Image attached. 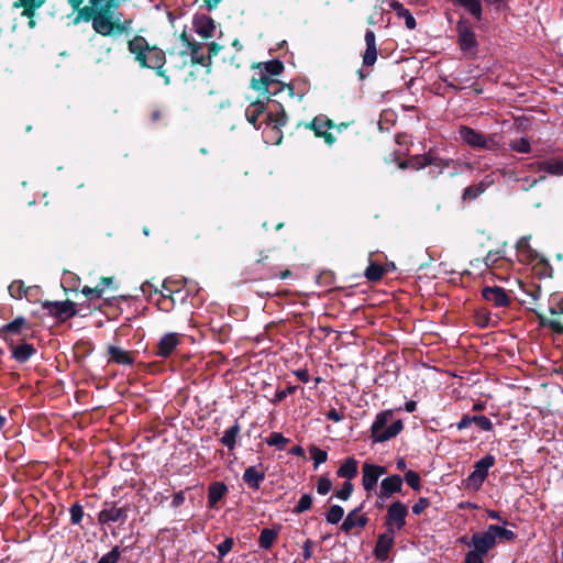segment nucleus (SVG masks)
I'll list each match as a JSON object with an SVG mask.
<instances>
[{
    "label": "nucleus",
    "instance_id": "33",
    "mask_svg": "<svg viewBox=\"0 0 563 563\" xmlns=\"http://www.w3.org/2000/svg\"><path fill=\"white\" fill-rule=\"evenodd\" d=\"M192 287L187 284L186 279H174L172 277H166L164 282H162V289L165 294H181V290L191 289Z\"/></svg>",
    "mask_w": 563,
    "mask_h": 563
},
{
    "label": "nucleus",
    "instance_id": "36",
    "mask_svg": "<svg viewBox=\"0 0 563 563\" xmlns=\"http://www.w3.org/2000/svg\"><path fill=\"white\" fill-rule=\"evenodd\" d=\"M257 68L258 71H263V74L271 78L273 76L280 75L284 71L285 66L279 59H271L269 62L258 63Z\"/></svg>",
    "mask_w": 563,
    "mask_h": 563
},
{
    "label": "nucleus",
    "instance_id": "19",
    "mask_svg": "<svg viewBox=\"0 0 563 563\" xmlns=\"http://www.w3.org/2000/svg\"><path fill=\"white\" fill-rule=\"evenodd\" d=\"M395 542V532L385 531L378 534L375 549H373V555H375L378 562H386L388 559L389 551L393 550Z\"/></svg>",
    "mask_w": 563,
    "mask_h": 563
},
{
    "label": "nucleus",
    "instance_id": "13",
    "mask_svg": "<svg viewBox=\"0 0 563 563\" xmlns=\"http://www.w3.org/2000/svg\"><path fill=\"white\" fill-rule=\"evenodd\" d=\"M258 92L257 98L253 100L252 102H260L263 103V107L267 108L268 110V118L271 117H277L274 119L275 123L279 125H285L287 121V115L284 109V106L274 99L275 95H268L265 93L263 90H255Z\"/></svg>",
    "mask_w": 563,
    "mask_h": 563
},
{
    "label": "nucleus",
    "instance_id": "25",
    "mask_svg": "<svg viewBox=\"0 0 563 563\" xmlns=\"http://www.w3.org/2000/svg\"><path fill=\"white\" fill-rule=\"evenodd\" d=\"M242 478L247 487L254 490L260 489L261 483H263L265 479V471L263 464H258V466L246 467V470L243 472Z\"/></svg>",
    "mask_w": 563,
    "mask_h": 563
},
{
    "label": "nucleus",
    "instance_id": "10",
    "mask_svg": "<svg viewBox=\"0 0 563 563\" xmlns=\"http://www.w3.org/2000/svg\"><path fill=\"white\" fill-rule=\"evenodd\" d=\"M408 517V507L400 500L389 504L385 517V528L387 531H400L406 526Z\"/></svg>",
    "mask_w": 563,
    "mask_h": 563
},
{
    "label": "nucleus",
    "instance_id": "32",
    "mask_svg": "<svg viewBox=\"0 0 563 563\" xmlns=\"http://www.w3.org/2000/svg\"><path fill=\"white\" fill-rule=\"evenodd\" d=\"M240 432L241 427L238 419L235 420V422H233L231 428L223 431V435L220 442L222 445L227 446L229 452H232L236 448L238 437L240 435Z\"/></svg>",
    "mask_w": 563,
    "mask_h": 563
},
{
    "label": "nucleus",
    "instance_id": "35",
    "mask_svg": "<svg viewBox=\"0 0 563 563\" xmlns=\"http://www.w3.org/2000/svg\"><path fill=\"white\" fill-rule=\"evenodd\" d=\"M485 533H490L494 536V540L497 542V539L505 540L506 542H511L516 539V532L500 527L498 525H489L488 528L484 531Z\"/></svg>",
    "mask_w": 563,
    "mask_h": 563
},
{
    "label": "nucleus",
    "instance_id": "27",
    "mask_svg": "<svg viewBox=\"0 0 563 563\" xmlns=\"http://www.w3.org/2000/svg\"><path fill=\"white\" fill-rule=\"evenodd\" d=\"M229 493L227 484L221 481L212 482L208 485V508L216 509L217 505Z\"/></svg>",
    "mask_w": 563,
    "mask_h": 563
},
{
    "label": "nucleus",
    "instance_id": "60",
    "mask_svg": "<svg viewBox=\"0 0 563 563\" xmlns=\"http://www.w3.org/2000/svg\"><path fill=\"white\" fill-rule=\"evenodd\" d=\"M473 423L476 424L477 427H479V429L482 431H485V432H492L493 431V422L490 421V419L484 415H479V416H473Z\"/></svg>",
    "mask_w": 563,
    "mask_h": 563
},
{
    "label": "nucleus",
    "instance_id": "20",
    "mask_svg": "<svg viewBox=\"0 0 563 563\" xmlns=\"http://www.w3.org/2000/svg\"><path fill=\"white\" fill-rule=\"evenodd\" d=\"M482 298L494 307H508L511 303L506 290L499 286H485L481 290Z\"/></svg>",
    "mask_w": 563,
    "mask_h": 563
},
{
    "label": "nucleus",
    "instance_id": "49",
    "mask_svg": "<svg viewBox=\"0 0 563 563\" xmlns=\"http://www.w3.org/2000/svg\"><path fill=\"white\" fill-rule=\"evenodd\" d=\"M269 446H276L279 451L284 450L286 444L289 443V439H286L279 432H273L269 434L267 440H265Z\"/></svg>",
    "mask_w": 563,
    "mask_h": 563
},
{
    "label": "nucleus",
    "instance_id": "21",
    "mask_svg": "<svg viewBox=\"0 0 563 563\" xmlns=\"http://www.w3.org/2000/svg\"><path fill=\"white\" fill-rule=\"evenodd\" d=\"M268 260H269V255L262 252V253H260L258 260H256L254 263L255 266L263 265V267H267L264 269V272L260 273V279H263V280H269V279H274V278L287 279L290 277L291 272L289 268H285V269L278 272L277 268L269 266Z\"/></svg>",
    "mask_w": 563,
    "mask_h": 563
},
{
    "label": "nucleus",
    "instance_id": "39",
    "mask_svg": "<svg viewBox=\"0 0 563 563\" xmlns=\"http://www.w3.org/2000/svg\"><path fill=\"white\" fill-rule=\"evenodd\" d=\"M212 339L218 341V343H228L230 339V334L232 333V327L228 323H223L220 325L212 324L211 325Z\"/></svg>",
    "mask_w": 563,
    "mask_h": 563
},
{
    "label": "nucleus",
    "instance_id": "26",
    "mask_svg": "<svg viewBox=\"0 0 563 563\" xmlns=\"http://www.w3.org/2000/svg\"><path fill=\"white\" fill-rule=\"evenodd\" d=\"M108 355L109 363L130 366L135 362L134 352L125 351L122 347L115 345L108 346Z\"/></svg>",
    "mask_w": 563,
    "mask_h": 563
},
{
    "label": "nucleus",
    "instance_id": "54",
    "mask_svg": "<svg viewBox=\"0 0 563 563\" xmlns=\"http://www.w3.org/2000/svg\"><path fill=\"white\" fill-rule=\"evenodd\" d=\"M407 483L410 488H412L415 492H418L421 487L420 485V475L417 472H413L411 470L405 472V475L402 477V482Z\"/></svg>",
    "mask_w": 563,
    "mask_h": 563
},
{
    "label": "nucleus",
    "instance_id": "56",
    "mask_svg": "<svg viewBox=\"0 0 563 563\" xmlns=\"http://www.w3.org/2000/svg\"><path fill=\"white\" fill-rule=\"evenodd\" d=\"M332 489V482L328 478L327 475H321L319 479H317L316 490L317 494L321 496H325Z\"/></svg>",
    "mask_w": 563,
    "mask_h": 563
},
{
    "label": "nucleus",
    "instance_id": "42",
    "mask_svg": "<svg viewBox=\"0 0 563 563\" xmlns=\"http://www.w3.org/2000/svg\"><path fill=\"white\" fill-rule=\"evenodd\" d=\"M538 325L551 329L552 332L563 335V325L555 319H549L537 313Z\"/></svg>",
    "mask_w": 563,
    "mask_h": 563
},
{
    "label": "nucleus",
    "instance_id": "62",
    "mask_svg": "<svg viewBox=\"0 0 563 563\" xmlns=\"http://www.w3.org/2000/svg\"><path fill=\"white\" fill-rule=\"evenodd\" d=\"M46 0H15L12 7L15 9L41 8Z\"/></svg>",
    "mask_w": 563,
    "mask_h": 563
},
{
    "label": "nucleus",
    "instance_id": "28",
    "mask_svg": "<svg viewBox=\"0 0 563 563\" xmlns=\"http://www.w3.org/2000/svg\"><path fill=\"white\" fill-rule=\"evenodd\" d=\"M5 343H8L10 346L12 358L20 363L27 362L30 358H32L33 355L36 354V349L30 343L24 342L20 345H15L13 344L12 339Z\"/></svg>",
    "mask_w": 563,
    "mask_h": 563
},
{
    "label": "nucleus",
    "instance_id": "61",
    "mask_svg": "<svg viewBox=\"0 0 563 563\" xmlns=\"http://www.w3.org/2000/svg\"><path fill=\"white\" fill-rule=\"evenodd\" d=\"M475 323L482 329L490 327V313L486 310H478L475 313Z\"/></svg>",
    "mask_w": 563,
    "mask_h": 563
},
{
    "label": "nucleus",
    "instance_id": "18",
    "mask_svg": "<svg viewBox=\"0 0 563 563\" xmlns=\"http://www.w3.org/2000/svg\"><path fill=\"white\" fill-rule=\"evenodd\" d=\"M192 30L202 40H208L213 37L217 25H214L213 19L206 13H196L192 16Z\"/></svg>",
    "mask_w": 563,
    "mask_h": 563
},
{
    "label": "nucleus",
    "instance_id": "63",
    "mask_svg": "<svg viewBox=\"0 0 563 563\" xmlns=\"http://www.w3.org/2000/svg\"><path fill=\"white\" fill-rule=\"evenodd\" d=\"M353 493V484L351 481H346L342 484L341 489L336 490L334 493V497L341 499V500H347Z\"/></svg>",
    "mask_w": 563,
    "mask_h": 563
},
{
    "label": "nucleus",
    "instance_id": "9",
    "mask_svg": "<svg viewBox=\"0 0 563 563\" xmlns=\"http://www.w3.org/2000/svg\"><path fill=\"white\" fill-rule=\"evenodd\" d=\"M460 137L471 147L482 150H496L497 142L496 135H486L482 132L475 131L471 126H460Z\"/></svg>",
    "mask_w": 563,
    "mask_h": 563
},
{
    "label": "nucleus",
    "instance_id": "40",
    "mask_svg": "<svg viewBox=\"0 0 563 563\" xmlns=\"http://www.w3.org/2000/svg\"><path fill=\"white\" fill-rule=\"evenodd\" d=\"M201 45H192L190 48V60L192 65H200L202 67L211 66V57L201 53Z\"/></svg>",
    "mask_w": 563,
    "mask_h": 563
},
{
    "label": "nucleus",
    "instance_id": "12",
    "mask_svg": "<svg viewBox=\"0 0 563 563\" xmlns=\"http://www.w3.org/2000/svg\"><path fill=\"white\" fill-rule=\"evenodd\" d=\"M386 473L387 467L385 466L367 462L362 464V486L366 492L367 498L372 497V494L376 492L379 476Z\"/></svg>",
    "mask_w": 563,
    "mask_h": 563
},
{
    "label": "nucleus",
    "instance_id": "16",
    "mask_svg": "<svg viewBox=\"0 0 563 563\" xmlns=\"http://www.w3.org/2000/svg\"><path fill=\"white\" fill-rule=\"evenodd\" d=\"M180 343L181 334L175 332L166 333L162 335L158 343H156L154 355L166 360L175 353Z\"/></svg>",
    "mask_w": 563,
    "mask_h": 563
},
{
    "label": "nucleus",
    "instance_id": "6",
    "mask_svg": "<svg viewBox=\"0 0 563 563\" xmlns=\"http://www.w3.org/2000/svg\"><path fill=\"white\" fill-rule=\"evenodd\" d=\"M250 88L254 91H265L271 96H279V93L286 91L289 97H294V86L269 78L263 71L254 73L252 81H250Z\"/></svg>",
    "mask_w": 563,
    "mask_h": 563
},
{
    "label": "nucleus",
    "instance_id": "46",
    "mask_svg": "<svg viewBox=\"0 0 563 563\" xmlns=\"http://www.w3.org/2000/svg\"><path fill=\"white\" fill-rule=\"evenodd\" d=\"M541 169L552 175H563V161L553 159L542 162Z\"/></svg>",
    "mask_w": 563,
    "mask_h": 563
},
{
    "label": "nucleus",
    "instance_id": "1",
    "mask_svg": "<svg viewBox=\"0 0 563 563\" xmlns=\"http://www.w3.org/2000/svg\"><path fill=\"white\" fill-rule=\"evenodd\" d=\"M125 0H70L74 11H77L73 23H91L95 33L103 37H114L129 34L132 21L123 19L119 8Z\"/></svg>",
    "mask_w": 563,
    "mask_h": 563
},
{
    "label": "nucleus",
    "instance_id": "45",
    "mask_svg": "<svg viewBox=\"0 0 563 563\" xmlns=\"http://www.w3.org/2000/svg\"><path fill=\"white\" fill-rule=\"evenodd\" d=\"M29 287L22 280H14L9 286V292L11 298L20 300L26 296Z\"/></svg>",
    "mask_w": 563,
    "mask_h": 563
},
{
    "label": "nucleus",
    "instance_id": "34",
    "mask_svg": "<svg viewBox=\"0 0 563 563\" xmlns=\"http://www.w3.org/2000/svg\"><path fill=\"white\" fill-rule=\"evenodd\" d=\"M357 475V461L354 456H350L341 464L339 471H336V476L341 478H345L346 481H352Z\"/></svg>",
    "mask_w": 563,
    "mask_h": 563
},
{
    "label": "nucleus",
    "instance_id": "48",
    "mask_svg": "<svg viewBox=\"0 0 563 563\" xmlns=\"http://www.w3.org/2000/svg\"><path fill=\"white\" fill-rule=\"evenodd\" d=\"M534 271L541 278H547L552 275V266L545 257H538V261L534 264Z\"/></svg>",
    "mask_w": 563,
    "mask_h": 563
},
{
    "label": "nucleus",
    "instance_id": "14",
    "mask_svg": "<svg viewBox=\"0 0 563 563\" xmlns=\"http://www.w3.org/2000/svg\"><path fill=\"white\" fill-rule=\"evenodd\" d=\"M305 126L314 132L316 137L323 139L325 144L332 145L335 143V136L325 129L335 128V123L331 119L314 117L309 123H300L298 128Z\"/></svg>",
    "mask_w": 563,
    "mask_h": 563
},
{
    "label": "nucleus",
    "instance_id": "43",
    "mask_svg": "<svg viewBox=\"0 0 563 563\" xmlns=\"http://www.w3.org/2000/svg\"><path fill=\"white\" fill-rule=\"evenodd\" d=\"M345 511L340 505H331L329 511L325 512V521L332 526L338 525L343 518Z\"/></svg>",
    "mask_w": 563,
    "mask_h": 563
},
{
    "label": "nucleus",
    "instance_id": "38",
    "mask_svg": "<svg viewBox=\"0 0 563 563\" xmlns=\"http://www.w3.org/2000/svg\"><path fill=\"white\" fill-rule=\"evenodd\" d=\"M278 538V530L273 528H263L258 537V547L263 550H271L272 545Z\"/></svg>",
    "mask_w": 563,
    "mask_h": 563
},
{
    "label": "nucleus",
    "instance_id": "29",
    "mask_svg": "<svg viewBox=\"0 0 563 563\" xmlns=\"http://www.w3.org/2000/svg\"><path fill=\"white\" fill-rule=\"evenodd\" d=\"M366 49L363 53V66L372 67L377 60L376 34L372 30L365 33Z\"/></svg>",
    "mask_w": 563,
    "mask_h": 563
},
{
    "label": "nucleus",
    "instance_id": "15",
    "mask_svg": "<svg viewBox=\"0 0 563 563\" xmlns=\"http://www.w3.org/2000/svg\"><path fill=\"white\" fill-rule=\"evenodd\" d=\"M454 5H459L465 9L476 22H481L483 19V5H495L496 9H499L501 4L506 2V0H451Z\"/></svg>",
    "mask_w": 563,
    "mask_h": 563
},
{
    "label": "nucleus",
    "instance_id": "59",
    "mask_svg": "<svg viewBox=\"0 0 563 563\" xmlns=\"http://www.w3.org/2000/svg\"><path fill=\"white\" fill-rule=\"evenodd\" d=\"M408 161L409 164H411V168L417 170L428 167L430 163L426 153L422 155H412L408 158Z\"/></svg>",
    "mask_w": 563,
    "mask_h": 563
},
{
    "label": "nucleus",
    "instance_id": "51",
    "mask_svg": "<svg viewBox=\"0 0 563 563\" xmlns=\"http://www.w3.org/2000/svg\"><path fill=\"white\" fill-rule=\"evenodd\" d=\"M511 151L516 153H530L531 152V143H529V140L527 137H519L516 140H512L510 143Z\"/></svg>",
    "mask_w": 563,
    "mask_h": 563
},
{
    "label": "nucleus",
    "instance_id": "47",
    "mask_svg": "<svg viewBox=\"0 0 563 563\" xmlns=\"http://www.w3.org/2000/svg\"><path fill=\"white\" fill-rule=\"evenodd\" d=\"M312 505V496L310 494H303L300 496L298 504L295 505L292 509V514L301 515L311 509Z\"/></svg>",
    "mask_w": 563,
    "mask_h": 563
},
{
    "label": "nucleus",
    "instance_id": "37",
    "mask_svg": "<svg viewBox=\"0 0 563 563\" xmlns=\"http://www.w3.org/2000/svg\"><path fill=\"white\" fill-rule=\"evenodd\" d=\"M385 274H387V268L378 263L371 262L365 269V278L371 283L380 282Z\"/></svg>",
    "mask_w": 563,
    "mask_h": 563
},
{
    "label": "nucleus",
    "instance_id": "57",
    "mask_svg": "<svg viewBox=\"0 0 563 563\" xmlns=\"http://www.w3.org/2000/svg\"><path fill=\"white\" fill-rule=\"evenodd\" d=\"M84 518V507L79 503L73 504L70 508V521L73 526H79Z\"/></svg>",
    "mask_w": 563,
    "mask_h": 563
},
{
    "label": "nucleus",
    "instance_id": "44",
    "mask_svg": "<svg viewBox=\"0 0 563 563\" xmlns=\"http://www.w3.org/2000/svg\"><path fill=\"white\" fill-rule=\"evenodd\" d=\"M130 548L125 547L123 550L119 545H114L112 550L100 556L98 563H119L121 553L128 551Z\"/></svg>",
    "mask_w": 563,
    "mask_h": 563
},
{
    "label": "nucleus",
    "instance_id": "4",
    "mask_svg": "<svg viewBox=\"0 0 563 563\" xmlns=\"http://www.w3.org/2000/svg\"><path fill=\"white\" fill-rule=\"evenodd\" d=\"M246 119L255 129H260L263 124L271 128L273 132V142L279 145L282 142L280 129L285 125L275 123L276 117L268 118V110L263 107V102H250L246 109Z\"/></svg>",
    "mask_w": 563,
    "mask_h": 563
},
{
    "label": "nucleus",
    "instance_id": "11",
    "mask_svg": "<svg viewBox=\"0 0 563 563\" xmlns=\"http://www.w3.org/2000/svg\"><path fill=\"white\" fill-rule=\"evenodd\" d=\"M77 305L74 301H42L43 310L47 311V314L57 320V322H64L78 314Z\"/></svg>",
    "mask_w": 563,
    "mask_h": 563
},
{
    "label": "nucleus",
    "instance_id": "50",
    "mask_svg": "<svg viewBox=\"0 0 563 563\" xmlns=\"http://www.w3.org/2000/svg\"><path fill=\"white\" fill-rule=\"evenodd\" d=\"M486 475L476 474L474 472H471L468 476H466L465 479V487L468 489H475L478 490L482 486V484L486 479Z\"/></svg>",
    "mask_w": 563,
    "mask_h": 563
},
{
    "label": "nucleus",
    "instance_id": "2",
    "mask_svg": "<svg viewBox=\"0 0 563 563\" xmlns=\"http://www.w3.org/2000/svg\"><path fill=\"white\" fill-rule=\"evenodd\" d=\"M128 49L130 55L133 56L134 62L141 68L151 69L155 75L164 78L165 86L170 85L169 73L174 70H181L187 64L186 52L180 53L181 64L176 66L166 67V53L164 49L156 45H151L146 38L140 34H134L128 41Z\"/></svg>",
    "mask_w": 563,
    "mask_h": 563
},
{
    "label": "nucleus",
    "instance_id": "55",
    "mask_svg": "<svg viewBox=\"0 0 563 563\" xmlns=\"http://www.w3.org/2000/svg\"><path fill=\"white\" fill-rule=\"evenodd\" d=\"M428 161H430L429 166H435L439 168H449L452 159H444L435 154L434 151L427 152Z\"/></svg>",
    "mask_w": 563,
    "mask_h": 563
},
{
    "label": "nucleus",
    "instance_id": "41",
    "mask_svg": "<svg viewBox=\"0 0 563 563\" xmlns=\"http://www.w3.org/2000/svg\"><path fill=\"white\" fill-rule=\"evenodd\" d=\"M495 456L488 454L476 461L473 473L487 476V473H489V468L495 465Z\"/></svg>",
    "mask_w": 563,
    "mask_h": 563
},
{
    "label": "nucleus",
    "instance_id": "58",
    "mask_svg": "<svg viewBox=\"0 0 563 563\" xmlns=\"http://www.w3.org/2000/svg\"><path fill=\"white\" fill-rule=\"evenodd\" d=\"M103 290H104V288L100 285H98L93 288L89 287V286H84L81 289V294H84V296H86V298L88 300H97V299L101 298Z\"/></svg>",
    "mask_w": 563,
    "mask_h": 563
},
{
    "label": "nucleus",
    "instance_id": "3",
    "mask_svg": "<svg viewBox=\"0 0 563 563\" xmlns=\"http://www.w3.org/2000/svg\"><path fill=\"white\" fill-rule=\"evenodd\" d=\"M393 418V411H380L376 415L375 421L371 427V440L373 443H383L396 438L404 429L401 419H397L388 426Z\"/></svg>",
    "mask_w": 563,
    "mask_h": 563
},
{
    "label": "nucleus",
    "instance_id": "24",
    "mask_svg": "<svg viewBox=\"0 0 563 563\" xmlns=\"http://www.w3.org/2000/svg\"><path fill=\"white\" fill-rule=\"evenodd\" d=\"M141 290H143L144 294H146V292L159 294V298H158V300H156V307H158V309L161 311L170 312L173 309H175L176 303H177L175 301V299L172 298L170 296L166 295V292L159 291V289L156 288L155 286H153L151 284V282H146L143 285H141Z\"/></svg>",
    "mask_w": 563,
    "mask_h": 563
},
{
    "label": "nucleus",
    "instance_id": "64",
    "mask_svg": "<svg viewBox=\"0 0 563 563\" xmlns=\"http://www.w3.org/2000/svg\"><path fill=\"white\" fill-rule=\"evenodd\" d=\"M501 260V252L500 251H489L488 254L484 257V264L488 268H495L497 267V263Z\"/></svg>",
    "mask_w": 563,
    "mask_h": 563
},
{
    "label": "nucleus",
    "instance_id": "7",
    "mask_svg": "<svg viewBox=\"0 0 563 563\" xmlns=\"http://www.w3.org/2000/svg\"><path fill=\"white\" fill-rule=\"evenodd\" d=\"M129 512L130 505L128 504L119 507L118 501H104L98 514V522L100 526H109L114 522L124 525L129 519Z\"/></svg>",
    "mask_w": 563,
    "mask_h": 563
},
{
    "label": "nucleus",
    "instance_id": "23",
    "mask_svg": "<svg viewBox=\"0 0 563 563\" xmlns=\"http://www.w3.org/2000/svg\"><path fill=\"white\" fill-rule=\"evenodd\" d=\"M363 504L358 505L350 512H347L345 520L342 521V525L340 527L341 531L345 533H351V531L355 528L363 529L367 526L368 518L366 517V515H358L361 514Z\"/></svg>",
    "mask_w": 563,
    "mask_h": 563
},
{
    "label": "nucleus",
    "instance_id": "30",
    "mask_svg": "<svg viewBox=\"0 0 563 563\" xmlns=\"http://www.w3.org/2000/svg\"><path fill=\"white\" fill-rule=\"evenodd\" d=\"M490 185L492 180L486 177L476 184L465 187L463 196H461V200H463V202L475 201V199L483 195Z\"/></svg>",
    "mask_w": 563,
    "mask_h": 563
},
{
    "label": "nucleus",
    "instance_id": "52",
    "mask_svg": "<svg viewBox=\"0 0 563 563\" xmlns=\"http://www.w3.org/2000/svg\"><path fill=\"white\" fill-rule=\"evenodd\" d=\"M233 545L234 540L232 537H227L225 540H223V542L217 545L218 563L222 562L223 558H225L227 554L232 551Z\"/></svg>",
    "mask_w": 563,
    "mask_h": 563
},
{
    "label": "nucleus",
    "instance_id": "22",
    "mask_svg": "<svg viewBox=\"0 0 563 563\" xmlns=\"http://www.w3.org/2000/svg\"><path fill=\"white\" fill-rule=\"evenodd\" d=\"M30 331L31 324L24 317H15L12 321L0 327V336L5 342H9L11 335H21L23 331Z\"/></svg>",
    "mask_w": 563,
    "mask_h": 563
},
{
    "label": "nucleus",
    "instance_id": "53",
    "mask_svg": "<svg viewBox=\"0 0 563 563\" xmlns=\"http://www.w3.org/2000/svg\"><path fill=\"white\" fill-rule=\"evenodd\" d=\"M309 453L311 456V460L314 461V468H317L319 465L324 464L328 457L327 451L321 450L316 445L309 446Z\"/></svg>",
    "mask_w": 563,
    "mask_h": 563
},
{
    "label": "nucleus",
    "instance_id": "31",
    "mask_svg": "<svg viewBox=\"0 0 563 563\" xmlns=\"http://www.w3.org/2000/svg\"><path fill=\"white\" fill-rule=\"evenodd\" d=\"M388 5L389 8H391L394 13H396L397 18L404 19L405 26H407L408 30H415L416 20L412 13H410L409 10L406 9L401 2L396 0H389Z\"/></svg>",
    "mask_w": 563,
    "mask_h": 563
},
{
    "label": "nucleus",
    "instance_id": "8",
    "mask_svg": "<svg viewBox=\"0 0 563 563\" xmlns=\"http://www.w3.org/2000/svg\"><path fill=\"white\" fill-rule=\"evenodd\" d=\"M455 32H457L460 51L464 54L475 55L479 43L476 41L471 22L466 18H460L457 24H455Z\"/></svg>",
    "mask_w": 563,
    "mask_h": 563
},
{
    "label": "nucleus",
    "instance_id": "17",
    "mask_svg": "<svg viewBox=\"0 0 563 563\" xmlns=\"http://www.w3.org/2000/svg\"><path fill=\"white\" fill-rule=\"evenodd\" d=\"M402 492V477L400 475H388L382 479L380 488L373 494H376L378 499L386 500L396 494Z\"/></svg>",
    "mask_w": 563,
    "mask_h": 563
},
{
    "label": "nucleus",
    "instance_id": "5",
    "mask_svg": "<svg viewBox=\"0 0 563 563\" xmlns=\"http://www.w3.org/2000/svg\"><path fill=\"white\" fill-rule=\"evenodd\" d=\"M471 543H473V550L465 553L464 563H485V558L496 545L493 536L485 532H474Z\"/></svg>",
    "mask_w": 563,
    "mask_h": 563
}]
</instances>
